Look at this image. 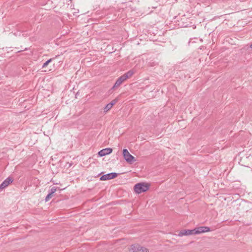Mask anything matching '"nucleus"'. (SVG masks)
<instances>
[{
	"label": "nucleus",
	"instance_id": "obj_2",
	"mask_svg": "<svg viewBox=\"0 0 252 252\" xmlns=\"http://www.w3.org/2000/svg\"><path fill=\"white\" fill-rule=\"evenodd\" d=\"M123 154L125 160L128 163H131L135 161L133 156L129 154L127 149H124Z\"/></svg>",
	"mask_w": 252,
	"mask_h": 252
},
{
	"label": "nucleus",
	"instance_id": "obj_4",
	"mask_svg": "<svg viewBox=\"0 0 252 252\" xmlns=\"http://www.w3.org/2000/svg\"><path fill=\"white\" fill-rule=\"evenodd\" d=\"M118 176V174L116 173H110L107 174H105L102 175L100 178V180L101 181H106L108 180L113 179L115 178Z\"/></svg>",
	"mask_w": 252,
	"mask_h": 252
},
{
	"label": "nucleus",
	"instance_id": "obj_9",
	"mask_svg": "<svg viewBox=\"0 0 252 252\" xmlns=\"http://www.w3.org/2000/svg\"><path fill=\"white\" fill-rule=\"evenodd\" d=\"M126 79L124 78V77L121 76L120 77L118 78L116 83H115L114 86L112 89H115L120 86V85Z\"/></svg>",
	"mask_w": 252,
	"mask_h": 252
},
{
	"label": "nucleus",
	"instance_id": "obj_7",
	"mask_svg": "<svg viewBox=\"0 0 252 252\" xmlns=\"http://www.w3.org/2000/svg\"><path fill=\"white\" fill-rule=\"evenodd\" d=\"M193 234H195L194 231V229H192V230L184 229V230H182L181 231H180L179 232V234H178V235L179 236H183L184 235L189 236V235H193Z\"/></svg>",
	"mask_w": 252,
	"mask_h": 252
},
{
	"label": "nucleus",
	"instance_id": "obj_14",
	"mask_svg": "<svg viewBox=\"0 0 252 252\" xmlns=\"http://www.w3.org/2000/svg\"><path fill=\"white\" fill-rule=\"evenodd\" d=\"M118 101V99H115L114 100H113L110 103H109V104H111V105L113 107V106Z\"/></svg>",
	"mask_w": 252,
	"mask_h": 252
},
{
	"label": "nucleus",
	"instance_id": "obj_10",
	"mask_svg": "<svg viewBox=\"0 0 252 252\" xmlns=\"http://www.w3.org/2000/svg\"><path fill=\"white\" fill-rule=\"evenodd\" d=\"M133 74V71L132 70H129L126 73L124 74L123 76L126 80L128 78L130 77Z\"/></svg>",
	"mask_w": 252,
	"mask_h": 252
},
{
	"label": "nucleus",
	"instance_id": "obj_8",
	"mask_svg": "<svg viewBox=\"0 0 252 252\" xmlns=\"http://www.w3.org/2000/svg\"><path fill=\"white\" fill-rule=\"evenodd\" d=\"M112 149L110 148H107L100 150L98 154L100 157H103L107 155L110 154L112 152Z\"/></svg>",
	"mask_w": 252,
	"mask_h": 252
},
{
	"label": "nucleus",
	"instance_id": "obj_11",
	"mask_svg": "<svg viewBox=\"0 0 252 252\" xmlns=\"http://www.w3.org/2000/svg\"><path fill=\"white\" fill-rule=\"evenodd\" d=\"M112 107L111 104L108 103L104 108V112H107Z\"/></svg>",
	"mask_w": 252,
	"mask_h": 252
},
{
	"label": "nucleus",
	"instance_id": "obj_13",
	"mask_svg": "<svg viewBox=\"0 0 252 252\" xmlns=\"http://www.w3.org/2000/svg\"><path fill=\"white\" fill-rule=\"evenodd\" d=\"M52 59H50L47 61L45 63H44L42 65V68L46 67L48 65V64L52 61Z\"/></svg>",
	"mask_w": 252,
	"mask_h": 252
},
{
	"label": "nucleus",
	"instance_id": "obj_12",
	"mask_svg": "<svg viewBox=\"0 0 252 252\" xmlns=\"http://www.w3.org/2000/svg\"><path fill=\"white\" fill-rule=\"evenodd\" d=\"M53 194H54L50 192L45 198V202L48 201L53 196Z\"/></svg>",
	"mask_w": 252,
	"mask_h": 252
},
{
	"label": "nucleus",
	"instance_id": "obj_3",
	"mask_svg": "<svg viewBox=\"0 0 252 252\" xmlns=\"http://www.w3.org/2000/svg\"><path fill=\"white\" fill-rule=\"evenodd\" d=\"M130 252H149V250L143 247L138 245H132Z\"/></svg>",
	"mask_w": 252,
	"mask_h": 252
},
{
	"label": "nucleus",
	"instance_id": "obj_1",
	"mask_svg": "<svg viewBox=\"0 0 252 252\" xmlns=\"http://www.w3.org/2000/svg\"><path fill=\"white\" fill-rule=\"evenodd\" d=\"M150 187V184L141 182L136 184L134 187V190L136 193L139 194L147 191Z\"/></svg>",
	"mask_w": 252,
	"mask_h": 252
},
{
	"label": "nucleus",
	"instance_id": "obj_15",
	"mask_svg": "<svg viewBox=\"0 0 252 252\" xmlns=\"http://www.w3.org/2000/svg\"><path fill=\"white\" fill-rule=\"evenodd\" d=\"M57 190V188L54 187L51 189L50 193L54 194Z\"/></svg>",
	"mask_w": 252,
	"mask_h": 252
},
{
	"label": "nucleus",
	"instance_id": "obj_16",
	"mask_svg": "<svg viewBox=\"0 0 252 252\" xmlns=\"http://www.w3.org/2000/svg\"><path fill=\"white\" fill-rule=\"evenodd\" d=\"M250 47L252 49V44L251 45Z\"/></svg>",
	"mask_w": 252,
	"mask_h": 252
},
{
	"label": "nucleus",
	"instance_id": "obj_6",
	"mask_svg": "<svg viewBox=\"0 0 252 252\" xmlns=\"http://www.w3.org/2000/svg\"><path fill=\"white\" fill-rule=\"evenodd\" d=\"M13 181V179L11 177H8L0 185V189L2 190L5 189Z\"/></svg>",
	"mask_w": 252,
	"mask_h": 252
},
{
	"label": "nucleus",
	"instance_id": "obj_5",
	"mask_svg": "<svg viewBox=\"0 0 252 252\" xmlns=\"http://www.w3.org/2000/svg\"><path fill=\"white\" fill-rule=\"evenodd\" d=\"M210 231V228L207 226H200L194 229L195 234H198L201 233L209 232Z\"/></svg>",
	"mask_w": 252,
	"mask_h": 252
}]
</instances>
